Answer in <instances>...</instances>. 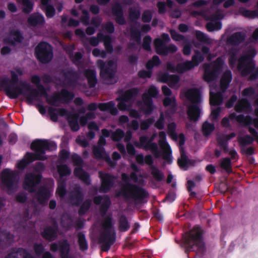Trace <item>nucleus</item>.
Listing matches in <instances>:
<instances>
[{"label":"nucleus","instance_id":"nucleus-1","mask_svg":"<svg viewBox=\"0 0 258 258\" xmlns=\"http://www.w3.org/2000/svg\"><path fill=\"white\" fill-rule=\"evenodd\" d=\"M56 146L53 142H48L46 141L36 140L31 144V149L35 152V154L28 153L24 159L17 163V167L20 169L23 168L26 165L35 159L43 160L45 157L43 155L46 149H55Z\"/></svg>","mask_w":258,"mask_h":258},{"label":"nucleus","instance_id":"nucleus-2","mask_svg":"<svg viewBox=\"0 0 258 258\" xmlns=\"http://www.w3.org/2000/svg\"><path fill=\"white\" fill-rule=\"evenodd\" d=\"M187 101H189L191 105L189 106L187 110V114L190 119L196 120L199 117L200 110L196 104L200 101V95L199 92L195 89H190L182 93Z\"/></svg>","mask_w":258,"mask_h":258},{"label":"nucleus","instance_id":"nucleus-3","mask_svg":"<svg viewBox=\"0 0 258 258\" xmlns=\"http://www.w3.org/2000/svg\"><path fill=\"white\" fill-rule=\"evenodd\" d=\"M122 179L123 182V185L118 196H123L125 197L130 196L136 197L139 189L133 186L132 183L137 181V175L135 173L131 174L130 177L127 176L125 174L122 175Z\"/></svg>","mask_w":258,"mask_h":258},{"label":"nucleus","instance_id":"nucleus-4","mask_svg":"<svg viewBox=\"0 0 258 258\" xmlns=\"http://www.w3.org/2000/svg\"><path fill=\"white\" fill-rule=\"evenodd\" d=\"M137 94V91L135 89L126 92L123 98L120 100L118 105V107L120 110H129L131 116L135 118L139 117L140 115L135 110H130L129 105Z\"/></svg>","mask_w":258,"mask_h":258},{"label":"nucleus","instance_id":"nucleus-5","mask_svg":"<svg viewBox=\"0 0 258 258\" xmlns=\"http://www.w3.org/2000/svg\"><path fill=\"white\" fill-rule=\"evenodd\" d=\"M204 59V57L199 53H197L193 58L191 61L184 62L178 65L176 69L173 67L172 64L170 63L167 65V69L171 71H177L179 73H182L187 71L202 61Z\"/></svg>","mask_w":258,"mask_h":258},{"label":"nucleus","instance_id":"nucleus-6","mask_svg":"<svg viewBox=\"0 0 258 258\" xmlns=\"http://www.w3.org/2000/svg\"><path fill=\"white\" fill-rule=\"evenodd\" d=\"M36 53L38 58L42 62H47L52 57L51 46L47 43L41 42L36 48Z\"/></svg>","mask_w":258,"mask_h":258},{"label":"nucleus","instance_id":"nucleus-7","mask_svg":"<svg viewBox=\"0 0 258 258\" xmlns=\"http://www.w3.org/2000/svg\"><path fill=\"white\" fill-rule=\"evenodd\" d=\"M255 54V51L252 50L248 56L242 57L239 60L238 68L243 75H247L251 70L253 63L251 58Z\"/></svg>","mask_w":258,"mask_h":258},{"label":"nucleus","instance_id":"nucleus-8","mask_svg":"<svg viewBox=\"0 0 258 258\" xmlns=\"http://www.w3.org/2000/svg\"><path fill=\"white\" fill-rule=\"evenodd\" d=\"M21 35L18 32L14 31L11 32L8 38L4 41L6 45L2 48L1 53L3 55L8 54L11 51V48L8 47L7 45H17L21 42Z\"/></svg>","mask_w":258,"mask_h":258},{"label":"nucleus","instance_id":"nucleus-9","mask_svg":"<svg viewBox=\"0 0 258 258\" xmlns=\"http://www.w3.org/2000/svg\"><path fill=\"white\" fill-rule=\"evenodd\" d=\"M158 93L157 90L154 87H151L148 93H145L143 96L144 106L142 107L145 110V112L149 113L152 109L151 104V97L155 96Z\"/></svg>","mask_w":258,"mask_h":258},{"label":"nucleus","instance_id":"nucleus-10","mask_svg":"<svg viewBox=\"0 0 258 258\" xmlns=\"http://www.w3.org/2000/svg\"><path fill=\"white\" fill-rule=\"evenodd\" d=\"M159 143L162 150V156L163 158L166 160L169 163H171V150L168 144L165 141L166 135L164 132L160 133L159 135Z\"/></svg>","mask_w":258,"mask_h":258},{"label":"nucleus","instance_id":"nucleus-11","mask_svg":"<svg viewBox=\"0 0 258 258\" xmlns=\"http://www.w3.org/2000/svg\"><path fill=\"white\" fill-rule=\"evenodd\" d=\"M7 94L10 97L14 98L18 97L20 94H23L26 98L27 102L28 103H31L33 100L37 99V96L35 92L27 90L24 92L22 90L17 89L14 91H7Z\"/></svg>","mask_w":258,"mask_h":258},{"label":"nucleus","instance_id":"nucleus-12","mask_svg":"<svg viewBox=\"0 0 258 258\" xmlns=\"http://www.w3.org/2000/svg\"><path fill=\"white\" fill-rule=\"evenodd\" d=\"M98 64L100 68V74L102 76L107 78L112 74V72L115 69L116 64L112 62H109L107 64H103L102 61H98Z\"/></svg>","mask_w":258,"mask_h":258},{"label":"nucleus","instance_id":"nucleus-13","mask_svg":"<svg viewBox=\"0 0 258 258\" xmlns=\"http://www.w3.org/2000/svg\"><path fill=\"white\" fill-rule=\"evenodd\" d=\"M13 173L9 170H5L2 174V180L3 183L7 189L8 192H11V188L14 186L12 182V177Z\"/></svg>","mask_w":258,"mask_h":258},{"label":"nucleus","instance_id":"nucleus-14","mask_svg":"<svg viewBox=\"0 0 258 258\" xmlns=\"http://www.w3.org/2000/svg\"><path fill=\"white\" fill-rule=\"evenodd\" d=\"M159 79L161 82L167 83L172 88H177L179 87V79L176 76L164 74L160 76Z\"/></svg>","mask_w":258,"mask_h":258},{"label":"nucleus","instance_id":"nucleus-15","mask_svg":"<svg viewBox=\"0 0 258 258\" xmlns=\"http://www.w3.org/2000/svg\"><path fill=\"white\" fill-rule=\"evenodd\" d=\"M39 181V178L32 174L28 175L25 181V188L28 189L30 191H32L33 187L35 184Z\"/></svg>","mask_w":258,"mask_h":258},{"label":"nucleus","instance_id":"nucleus-16","mask_svg":"<svg viewBox=\"0 0 258 258\" xmlns=\"http://www.w3.org/2000/svg\"><path fill=\"white\" fill-rule=\"evenodd\" d=\"M249 132L253 136V139L248 136L244 137H241L239 139L240 144L243 145L250 144L252 142L253 140H254L258 142V135L255 131L254 129L250 128Z\"/></svg>","mask_w":258,"mask_h":258},{"label":"nucleus","instance_id":"nucleus-17","mask_svg":"<svg viewBox=\"0 0 258 258\" xmlns=\"http://www.w3.org/2000/svg\"><path fill=\"white\" fill-rule=\"evenodd\" d=\"M222 64H223V60L221 58H218L217 60V61L215 63V64L214 66V70H213L214 72L211 75L209 74V70L206 69L205 70V75H204V78H205V80L207 81H208V82L212 80V78H212L213 77L215 72H216V71L220 69V68L222 66Z\"/></svg>","mask_w":258,"mask_h":258},{"label":"nucleus","instance_id":"nucleus-18","mask_svg":"<svg viewBox=\"0 0 258 258\" xmlns=\"http://www.w3.org/2000/svg\"><path fill=\"white\" fill-rule=\"evenodd\" d=\"M220 18V16H218L217 18L215 17H213L212 18V22L209 23L207 25V29L209 31H213L220 29L221 28V24L218 20Z\"/></svg>","mask_w":258,"mask_h":258},{"label":"nucleus","instance_id":"nucleus-19","mask_svg":"<svg viewBox=\"0 0 258 258\" xmlns=\"http://www.w3.org/2000/svg\"><path fill=\"white\" fill-rule=\"evenodd\" d=\"M222 99L220 93H215L214 90L211 89L210 90V103L211 105H217L221 103Z\"/></svg>","mask_w":258,"mask_h":258},{"label":"nucleus","instance_id":"nucleus-20","mask_svg":"<svg viewBox=\"0 0 258 258\" xmlns=\"http://www.w3.org/2000/svg\"><path fill=\"white\" fill-rule=\"evenodd\" d=\"M180 158L178 159V165L181 168L186 170L190 164L189 162L182 149H180Z\"/></svg>","mask_w":258,"mask_h":258},{"label":"nucleus","instance_id":"nucleus-21","mask_svg":"<svg viewBox=\"0 0 258 258\" xmlns=\"http://www.w3.org/2000/svg\"><path fill=\"white\" fill-rule=\"evenodd\" d=\"M229 118L231 120H234L235 119L240 123L244 125H249L252 123L251 119L248 117H244L243 116L239 115L235 117V115L234 114H231L230 115Z\"/></svg>","mask_w":258,"mask_h":258},{"label":"nucleus","instance_id":"nucleus-22","mask_svg":"<svg viewBox=\"0 0 258 258\" xmlns=\"http://www.w3.org/2000/svg\"><path fill=\"white\" fill-rule=\"evenodd\" d=\"M201 232L198 227H196L194 231H191L190 236L191 240L196 244L199 245L201 243Z\"/></svg>","mask_w":258,"mask_h":258},{"label":"nucleus","instance_id":"nucleus-23","mask_svg":"<svg viewBox=\"0 0 258 258\" xmlns=\"http://www.w3.org/2000/svg\"><path fill=\"white\" fill-rule=\"evenodd\" d=\"M43 21V17L40 14L33 15L28 19V23L32 26L42 24Z\"/></svg>","mask_w":258,"mask_h":258},{"label":"nucleus","instance_id":"nucleus-24","mask_svg":"<svg viewBox=\"0 0 258 258\" xmlns=\"http://www.w3.org/2000/svg\"><path fill=\"white\" fill-rule=\"evenodd\" d=\"M98 107L101 110L108 111L112 114H115L117 112L114 104L112 102L99 104Z\"/></svg>","mask_w":258,"mask_h":258},{"label":"nucleus","instance_id":"nucleus-25","mask_svg":"<svg viewBox=\"0 0 258 258\" xmlns=\"http://www.w3.org/2000/svg\"><path fill=\"white\" fill-rule=\"evenodd\" d=\"M162 40L157 39L155 40L154 43L158 53L161 54L163 52L161 50L160 48L162 47L163 41H167L169 40V37L168 35L164 34L162 35Z\"/></svg>","mask_w":258,"mask_h":258},{"label":"nucleus","instance_id":"nucleus-26","mask_svg":"<svg viewBox=\"0 0 258 258\" xmlns=\"http://www.w3.org/2000/svg\"><path fill=\"white\" fill-rule=\"evenodd\" d=\"M231 80V75L230 72H226L221 81V88L222 90H224L227 88Z\"/></svg>","mask_w":258,"mask_h":258},{"label":"nucleus","instance_id":"nucleus-27","mask_svg":"<svg viewBox=\"0 0 258 258\" xmlns=\"http://www.w3.org/2000/svg\"><path fill=\"white\" fill-rule=\"evenodd\" d=\"M86 76L90 85L94 86L96 83V77L94 71L93 70H89L86 71Z\"/></svg>","mask_w":258,"mask_h":258},{"label":"nucleus","instance_id":"nucleus-28","mask_svg":"<svg viewBox=\"0 0 258 258\" xmlns=\"http://www.w3.org/2000/svg\"><path fill=\"white\" fill-rule=\"evenodd\" d=\"M80 115H74L69 119L70 124L72 129L74 131L79 130V126L78 124V120Z\"/></svg>","mask_w":258,"mask_h":258},{"label":"nucleus","instance_id":"nucleus-29","mask_svg":"<svg viewBox=\"0 0 258 258\" xmlns=\"http://www.w3.org/2000/svg\"><path fill=\"white\" fill-rule=\"evenodd\" d=\"M51 191L49 190L43 189L41 190L38 195V199L41 202H43V200H47L51 195Z\"/></svg>","mask_w":258,"mask_h":258},{"label":"nucleus","instance_id":"nucleus-30","mask_svg":"<svg viewBox=\"0 0 258 258\" xmlns=\"http://www.w3.org/2000/svg\"><path fill=\"white\" fill-rule=\"evenodd\" d=\"M214 127L212 124L205 122L203 125V132L206 135L210 134L214 130Z\"/></svg>","mask_w":258,"mask_h":258},{"label":"nucleus","instance_id":"nucleus-31","mask_svg":"<svg viewBox=\"0 0 258 258\" xmlns=\"http://www.w3.org/2000/svg\"><path fill=\"white\" fill-rule=\"evenodd\" d=\"M78 242L81 249L85 250L87 248V244L84 234L80 233L78 235Z\"/></svg>","mask_w":258,"mask_h":258},{"label":"nucleus","instance_id":"nucleus-32","mask_svg":"<svg viewBox=\"0 0 258 258\" xmlns=\"http://www.w3.org/2000/svg\"><path fill=\"white\" fill-rule=\"evenodd\" d=\"M164 105L165 107H169L171 109H173L175 106V99L173 97H167L164 100Z\"/></svg>","mask_w":258,"mask_h":258},{"label":"nucleus","instance_id":"nucleus-33","mask_svg":"<svg viewBox=\"0 0 258 258\" xmlns=\"http://www.w3.org/2000/svg\"><path fill=\"white\" fill-rule=\"evenodd\" d=\"M74 95L71 93L64 90L61 93L60 99L64 102H67L70 99H72Z\"/></svg>","mask_w":258,"mask_h":258},{"label":"nucleus","instance_id":"nucleus-34","mask_svg":"<svg viewBox=\"0 0 258 258\" xmlns=\"http://www.w3.org/2000/svg\"><path fill=\"white\" fill-rule=\"evenodd\" d=\"M248 107V104L245 100H242L238 102L236 106V110L238 111L244 110Z\"/></svg>","mask_w":258,"mask_h":258},{"label":"nucleus","instance_id":"nucleus-35","mask_svg":"<svg viewBox=\"0 0 258 258\" xmlns=\"http://www.w3.org/2000/svg\"><path fill=\"white\" fill-rule=\"evenodd\" d=\"M75 174L83 180H86L88 178V175L87 174L80 168L75 169Z\"/></svg>","mask_w":258,"mask_h":258},{"label":"nucleus","instance_id":"nucleus-36","mask_svg":"<svg viewBox=\"0 0 258 258\" xmlns=\"http://www.w3.org/2000/svg\"><path fill=\"white\" fill-rule=\"evenodd\" d=\"M175 127V125L174 123H171L169 124L168 126L169 135L172 138V139L173 140L177 139V136L174 132Z\"/></svg>","mask_w":258,"mask_h":258},{"label":"nucleus","instance_id":"nucleus-37","mask_svg":"<svg viewBox=\"0 0 258 258\" xmlns=\"http://www.w3.org/2000/svg\"><path fill=\"white\" fill-rule=\"evenodd\" d=\"M58 172L60 176L68 175L70 173V170L64 165H60L58 167Z\"/></svg>","mask_w":258,"mask_h":258},{"label":"nucleus","instance_id":"nucleus-38","mask_svg":"<svg viewBox=\"0 0 258 258\" xmlns=\"http://www.w3.org/2000/svg\"><path fill=\"white\" fill-rule=\"evenodd\" d=\"M160 63L159 60L157 56H154L152 60H150L147 64V68L150 69L155 66H158Z\"/></svg>","mask_w":258,"mask_h":258},{"label":"nucleus","instance_id":"nucleus-39","mask_svg":"<svg viewBox=\"0 0 258 258\" xmlns=\"http://www.w3.org/2000/svg\"><path fill=\"white\" fill-rule=\"evenodd\" d=\"M221 167L226 170L228 172L230 170V161L228 158L224 159L221 163Z\"/></svg>","mask_w":258,"mask_h":258},{"label":"nucleus","instance_id":"nucleus-40","mask_svg":"<svg viewBox=\"0 0 258 258\" xmlns=\"http://www.w3.org/2000/svg\"><path fill=\"white\" fill-rule=\"evenodd\" d=\"M24 9L25 12H29L32 9V5L28 0H23Z\"/></svg>","mask_w":258,"mask_h":258},{"label":"nucleus","instance_id":"nucleus-41","mask_svg":"<svg viewBox=\"0 0 258 258\" xmlns=\"http://www.w3.org/2000/svg\"><path fill=\"white\" fill-rule=\"evenodd\" d=\"M123 135V132L121 130H117L113 135V140L115 141H118L122 138Z\"/></svg>","mask_w":258,"mask_h":258},{"label":"nucleus","instance_id":"nucleus-42","mask_svg":"<svg viewBox=\"0 0 258 258\" xmlns=\"http://www.w3.org/2000/svg\"><path fill=\"white\" fill-rule=\"evenodd\" d=\"M45 10L46 15L48 17H51L54 14V10L51 6H46L44 7Z\"/></svg>","mask_w":258,"mask_h":258},{"label":"nucleus","instance_id":"nucleus-43","mask_svg":"<svg viewBox=\"0 0 258 258\" xmlns=\"http://www.w3.org/2000/svg\"><path fill=\"white\" fill-rule=\"evenodd\" d=\"M151 39L150 37L146 36L144 38V42L143 44V47L146 50H149L150 48V44Z\"/></svg>","mask_w":258,"mask_h":258},{"label":"nucleus","instance_id":"nucleus-44","mask_svg":"<svg viewBox=\"0 0 258 258\" xmlns=\"http://www.w3.org/2000/svg\"><path fill=\"white\" fill-rule=\"evenodd\" d=\"M220 112V109L219 108H214V107H212L211 117L213 119H216L218 116Z\"/></svg>","mask_w":258,"mask_h":258},{"label":"nucleus","instance_id":"nucleus-45","mask_svg":"<svg viewBox=\"0 0 258 258\" xmlns=\"http://www.w3.org/2000/svg\"><path fill=\"white\" fill-rule=\"evenodd\" d=\"M255 106H256V108H255V113L257 116V118L253 119V123L254 126L255 127H256L257 128H258V99L256 101Z\"/></svg>","mask_w":258,"mask_h":258},{"label":"nucleus","instance_id":"nucleus-46","mask_svg":"<svg viewBox=\"0 0 258 258\" xmlns=\"http://www.w3.org/2000/svg\"><path fill=\"white\" fill-rule=\"evenodd\" d=\"M154 176L158 180H161L163 178V174L157 169H154L152 171Z\"/></svg>","mask_w":258,"mask_h":258},{"label":"nucleus","instance_id":"nucleus-47","mask_svg":"<svg viewBox=\"0 0 258 258\" xmlns=\"http://www.w3.org/2000/svg\"><path fill=\"white\" fill-rule=\"evenodd\" d=\"M151 19V14L150 12H145L142 16V19L144 22H147L150 21Z\"/></svg>","mask_w":258,"mask_h":258},{"label":"nucleus","instance_id":"nucleus-48","mask_svg":"<svg viewBox=\"0 0 258 258\" xmlns=\"http://www.w3.org/2000/svg\"><path fill=\"white\" fill-rule=\"evenodd\" d=\"M171 35L172 38L176 41H179L182 39V37L181 35H178L175 31L171 30Z\"/></svg>","mask_w":258,"mask_h":258},{"label":"nucleus","instance_id":"nucleus-49","mask_svg":"<svg viewBox=\"0 0 258 258\" xmlns=\"http://www.w3.org/2000/svg\"><path fill=\"white\" fill-rule=\"evenodd\" d=\"M129 228V225L126 220H124L120 223V229L121 231H125L127 230Z\"/></svg>","mask_w":258,"mask_h":258},{"label":"nucleus","instance_id":"nucleus-50","mask_svg":"<svg viewBox=\"0 0 258 258\" xmlns=\"http://www.w3.org/2000/svg\"><path fill=\"white\" fill-rule=\"evenodd\" d=\"M108 178V175H105L104 176L102 177V185L101 187V190L105 191L106 190L104 189V186H106L108 184L107 179Z\"/></svg>","mask_w":258,"mask_h":258},{"label":"nucleus","instance_id":"nucleus-51","mask_svg":"<svg viewBox=\"0 0 258 258\" xmlns=\"http://www.w3.org/2000/svg\"><path fill=\"white\" fill-rule=\"evenodd\" d=\"M57 194L60 196L62 197L64 195L65 193V190L63 185H59L58 186V188L56 190Z\"/></svg>","mask_w":258,"mask_h":258},{"label":"nucleus","instance_id":"nucleus-52","mask_svg":"<svg viewBox=\"0 0 258 258\" xmlns=\"http://www.w3.org/2000/svg\"><path fill=\"white\" fill-rule=\"evenodd\" d=\"M44 236L47 239H51L53 238L52 234L51 233V230L50 229L45 230L43 232Z\"/></svg>","mask_w":258,"mask_h":258},{"label":"nucleus","instance_id":"nucleus-53","mask_svg":"<svg viewBox=\"0 0 258 258\" xmlns=\"http://www.w3.org/2000/svg\"><path fill=\"white\" fill-rule=\"evenodd\" d=\"M22 72L20 70H16V72H12V77L13 81H16L18 76L21 75Z\"/></svg>","mask_w":258,"mask_h":258},{"label":"nucleus","instance_id":"nucleus-54","mask_svg":"<svg viewBox=\"0 0 258 258\" xmlns=\"http://www.w3.org/2000/svg\"><path fill=\"white\" fill-rule=\"evenodd\" d=\"M163 119H164V117H163V115L162 114L161 115L160 118L159 119V120L155 124V125L157 128L160 129L163 127Z\"/></svg>","mask_w":258,"mask_h":258},{"label":"nucleus","instance_id":"nucleus-55","mask_svg":"<svg viewBox=\"0 0 258 258\" xmlns=\"http://www.w3.org/2000/svg\"><path fill=\"white\" fill-rule=\"evenodd\" d=\"M253 89L250 88V89H245L243 91L242 93H243V95L244 96L248 97V96H251V95L253 94Z\"/></svg>","mask_w":258,"mask_h":258},{"label":"nucleus","instance_id":"nucleus-56","mask_svg":"<svg viewBox=\"0 0 258 258\" xmlns=\"http://www.w3.org/2000/svg\"><path fill=\"white\" fill-rule=\"evenodd\" d=\"M88 127L91 130V132L93 131H97L98 129L96 124L94 122L89 123L88 125Z\"/></svg>","mask_w":258,"mask_h":258},{"label":"nucleus","instance_id":"nucleus-57","mask_svg":"<svg viewBox=\"0 0 258 258\" xmlns=\"http://www.w3.org/2000/svg\"><path fill=\"white\" fill-rule=\"evenodd\" d=\"M139 76L143 78L150 77L151 73L149 72L141 71L139 73Z\"/></svg>","mask_w":258,"mask_h":258},{"label":"nucleus","instance_id":"nucleus-58","mask_svg":"<svg viewBox=\"0 0 258 258\" xmlns=\"http://www.w3.org/2000/svg\"><path fill=\"white\" fill-rule=\"evenodd\" d=\"M139 15H140L139 12L138 10H137L132 11L130 13L131 17L132 18H134L138 17L139 16Z\"/></svg>","mask_w":258,"mask_h":258},{"label":"nucleus","instance_id":"nucleus-59","mask_svg":"<svg viewBox=\"0 0 258 258\" xmlns=\"http://www.w3.org/2000/svg\"><path fill=\"white\" fill-rule=\"evenodd\" d=\"M93 54L94 56H102L103 57L104 56L103 52H101L99 49H95L93 51Z\"/></svg>","mask_w":258,"mask_h":258},{"label":"nucleus","instance_id":"nucleus-60","mask_svg":"<svg viewBox=\"0 0 258 258\" xmlns=\"http://www.w3.org/2000/svg\"><path fill=\"white\" fill-rule=\"evenodd\" d=\"M158 9L160 13H164L165 11V5L162 3H159Z\"/></svg>","mask_w":258,"mask_h":258},{"label":"nucleus","instance_id":"nucleus-61","mask_svg":"<svg viewBox=\"0 0 258 258\" xmlns=\"http://www.w3.org/2000/svg\"><path fill=\"white\" fill-rule=\"evenodd\" d=\"M162 91L165 95H169L171 93L170 89L166 86H163L162 87Z\"/></svg>","mask_w":258,"mask_h":258},{"label":"nucleus","instance_id":"nucleus-62","mask_svg":"<svg viewBox=\"0 0 258 258\" xmlns=\"http://www.w3.org/2000/svg\"><path fill=\"white\" fill-rule=\"evenodd\" d=\"M236 97H235V96L232 97V98H231L230 101L227 103L226 106L228 107H231L232 106L233 103L236 101Z\"/></svg>","mask_w":258,"mask_h":258},{"label":"nucleus","instance_id":"nucleus-63","mask_svg":"<svg viewBox=\"0 0 258 258\" xmlns=\"http://www.w3.org/2000/svg\"><path fill=\"white\" fill-rule=\"evenodd\" d=\"M8 9L12 12H15L16 11V7L14 4H10L8 6Z\"/></svg>","mask_w":258,"mask_h":258},{"label":"nucleus","instance_id":"nucleus-64","mask_svg":"<svg viewBox=\"0 0 258 258\" xmlns=\"http://www.w3.org/2000/svg\"><path fill=\"white\" fill-rule=\"evenodd\" d=\"M111 225V220L110 219H107L103 224V227L104 228L107 229L110 227Z\"/></svg>","mask_w":258,"mask_h":258}]
</instances>
